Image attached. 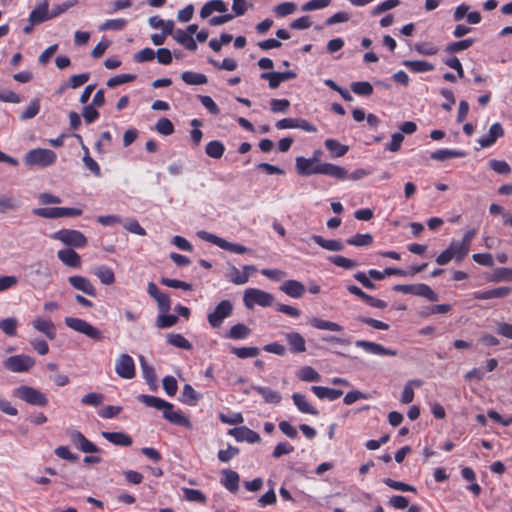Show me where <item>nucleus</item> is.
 Listing matches in <instances>:
<instances>
[{
  "mask_svg": "<svg viewBox=\"0 0 512 512\" xmlns=\"http://www.w3.org/2000/svg\"><path fill=\"white\" fill-rule=\"evenodd\" d=\"M138 400L148 407H153L157 410H161L163 412V417L167 421L175 425L183 426L188 429L192 428V423L190 419L180 410H173L174 406L172 403L167 402L164 399L156 396L144 394L139 395Z\"/></svg>",
  "mask_w": 512,
  "mask_h": 512,
  "instance_id": "f257e3e1",
  "label": "nucleus"
},
{
  "mask_svg": "<svg viewBox=\"0 0 512 512\" xmlns=\"http://www.w3.org/2000/svg\"><path fill=\"white\" fill-rule=\"evenodd\" d=\"M12 395L26 404L35 407H45L49 402L45 393L29 385H20L14 388Z\"/></svg>",
  "mask_w": 512,
  "mask_h": 512,
  "instance_id": "f03ea898",
  "label": "nucleus"
},
{
  "mask_svg": "<svg viewBox=\"0 0 512 512\" xmlns=\"http://www.w3.org/2000/svg\"><path fill=\"white\" fill-rule=\"evenodd\" d=\"M57 160V154L51 149L35 148L24 155V162L29 167L46 168Z\"/></svg>",
  "mask_w": 512,
  "mask_h": 512,
  "instance_id": "7ed1b4c3",
  "label": "nucleus"
},
{
  "mask_svg": "<svg viewBox=\"0 0 512 512\" xmlns=\"http://www.w3.org/2000/svg\"><path fill=\"white\" fill-rule=\"evenodd\" d=\"M32 213L45 219L73 218L82 215L83 209L78 207H45L35 208Z\"/></svg>",
  "mask_w": 512,
  "mask_h": 512,
  "instance_id": "20e7f679",
  "label": "nucleus"
},
{
  "mask_svg": "<svg viewBox=\"0 0 512 512\" xmlns=\"http://www.w3.org/2000/svg\"><path fill=\"white\" fill-rule=\"evenodd\" d=\"M196 235L203 241H207L212 243L219 248L229 251L234 254H245L250 252V249L244 245L238 243H231L224 238H221L213 233L207 232L205 230H200L196 233Z\"/></svg>",
  "mask_w": 512,
  "mask_h": 512,
  "instance_id": "39448f33",
  "label": "nucleus"
},
{
  "mask_svg": "<svg viewBox=\"0 0 512 512\" xmlns=\"http://www.w3.org/2000/svg\"><path fill=\"white\" fill-rule=\"evenodd\" d=\"M64 322L70 329L84 334L92 340L101 341L104 338L103 332L86 320L76 317H66Z\"/></svg>",
  "mask_w": 512,
  "mask_h": 512,
  "instance_id": "423d86ee",
  "label": "nucleus"
},
{
  "mask_svg": "<svg viewBox=\"0 0 512 512\" xmlns=\"http://www.w3.org/2000/svg\"><path fill=\"white\" fill-rule=\"evenodd\" d=\"M50 238L62 242L68 247L83 248L87 245L86 236L78 230L61 229L50 235Z\"/></svg>",
  "mask_w": 512,
  "mask_h": 512,
  "instance_id": "0eeeda50",
  "label": "nucleus"
},
{
  "mask_svg": "<svg viewBox=\"0 0 512 512\" xmlns=\"http://www.w3.org/2000/svg\"><path fill=\"white\" fill-rule=\"evenodd\" d=\"M273 301V295L261 289L248 288L244 291L243 302L247 309H253L255 305L269 307Z\"/></svg>",
  "mask_w": 512,
  "mask_h": 512,
  "instance_id": "6e6552de",
  "label": "nucleus"
},
{
  "mask_svg": "<svg viewBox=\"0 0 512 512\" xmlns=\"http://www.w3.org/2000/svg\"><path fill=\"white\" fill-rule=\"evenodd\" d=\"M35 365V359L27 354H17L3 361L5 369L13 373H26Z\"/></svg>",
  "mask_w": 512,
  "mask_h": 512,
  "instance_id": "1a4fd4ad",
  "label": "nucleus"
},
{
  "mask_svg": "<svg viewBox=\"0 0 512 512\" xmlns=\"http://www.w3.org/2000/svg\"><path fill=\"white\" fill-rule=\"evenodd\" d=\"M233 311V305L229 300H222L215 309L208 314L207 320L213 328H218Z\"/></svg>",
  "mask_w": 512,
  "mask_h": 512,
  "instance_id": "9d476101",
  "label": "nucleus"
},
{
  "mask_svg": "<svg viewBox=\"0 0 512 512\" xmlns=\"http://www.w3.org/2000/svg\"><path fill=\"white\" fill-rule=\"evenodd\" d=\"M115 372L123 379H133L136 375L133 358L126 353L120 354L115 361Z\"/></svg>",
  "mask_w": 512,
  "mask_h": 512,
  "instance_id": "9b49d317",
  "label": "nucleus"
},
{
  "mask_svg": "<svg viewBox=\"0 0 512 512\" xmlns=\"http://www.w3.org/2000/svg\"><path fill=\"white\" fill-rule=\"evenodd\" d=\"M70 441L74 446L84 453H96L99 452V448L89 441L80 431L76 429L67 430Z\"/></svg>",
  "mask_w": 512,
  "mask_h": 512,
  "instance_id": "f8f14e48",
  "label": "nucleus"
},
{
  "mask_svg": "<svg viewBox=\"0 0 512 512\" xmlns=\"http://www.w3.org/2000/svg\"><path fill=\"white\" fill-rule=\"evenodd\" d=\"M355 346L363 349L366 353L378 356H397L398 352L384 347L376 342L367 340H357Z\"/></svg>",
  "mask_w": 512,
  "mask_h": 512,
  "instance_id": "ddd939ff",
  "label": "nucleus"
},
{
  "mask_svg": "<svg viewBox=\"0 0 512 512\" xmlns=\"http://www.w3.org/2000/svg\"><path fill=\"white\" fill-rule=\"evenodd\" d=\"M228 434L233 436L237 442L258 443L261 438L259 434L248 427L240 426L230 429Z\"/></svg>",
  "mask_w": 512,
  "mask_h": 512,
  "instance_id": "4468645a",
  "label": "nucleus"
},
{
  "mask_svg": "<svg viewBox=\"0 0 512 512\" xmlns=\"http://www.w3.org/2000/svg\"><path fill=\"white\" fill-rule=\"evenodd\" d=\"M31 324L36 331L45 335L49 340H54L56 338V326L50 319L35 317Z\"/></svg>",
  "mask_w": 512,
  "mask_h": 512,
  "instance_id": "2eb2a0df",
  "label": "nucleus"
},
{
  "mask_svg": "<svg viewBox=\"0 0 512 512\" xmlns=\"http://www.w3.org/2000/svg\"><path fill=\"white\" fill-rule=\"evenodd\" d=\"M68 282L75 290L81 291L91 297L96 296V288L88 278L83 276H70Z\"/></svg>",
  "mask_w": 512,
  "mask_h": 512,
  "instance_id": "dca6fc26",
  "label": "nucleus"
},
{
  "mask_svg": "<svg viewBox=\"0 0 512 512\" xmlns=\"http://www.w3.org/2000/svg\"><path fill=\"white\" fill-rule=\"evenodd\" d=\"M284 338L292 353L298 354L306 351V341L299 332L291 331L284 333Z\"/></svg>",
  "mask_w": 512,
  "mask_h": 512,
  "instance_id": "f3484780",
  "label": "nucleus"
},
{
  "mask_svg": "<svg viewBox=\"0 0 512 512\" xmlns=\"http://www.w3.org/2000/svg\"><path fill=\"white\" fill-rule=\"evenodd\" d=\"M319 164L314 158L297 157L296 169L300 175L308 176L312 174H319Z\"/></svg>",
  "mask_w": 512,
  "mask_h": 512,
  "instance_id": "a211bd4d",
  "label": "nucleus"
},
{
  "mask_svg": "<svg viewBox=\"0 0 512 512\" xmlns=\"http://www.w3.org/2000/svg\"><path fill=\"white\" fill-rule=\"evenodd\" d=\"M48 8L49 4L47 0L37 3L29 15L30 23H32V25H36L51 19L52 17H50Z\"/></svg>",
  "mask_w": 512,
  "mask_h": 512,
  "instance_id": "6ab92c4d",
  "label": "nucleus"
},
{
  "mask_svg": "<svg viewBox=\"0 0 512 512\" xmlns=\"http://www.w3.org/2000/svg\"><path fill=\"white\" fill-rule=\"evenodd\" d=\"M57 257L64 265L71 268H79L82 264L81 256L70 248L59 250Z\"/></svg>",
  "mask_w": 512,
  "mask_h": 512,
  "instance_id": "aec40b11",
  "label": "nucleus"
},
{
  "mask_svg": "<svg viewBox=\"0 0 512 512\" xmlns=\"http://www.w3.org/2000/svg\"><path fill=\"white\" fill-rule=\"evenodd\" d=\"M504 135V130L500 123L491 125L488 134L479 138L478 143L482 148L491 147L498 138Z\"/></svg>",
  "mask_w": 512,
  "mask_h": 512,
  "instance_id": "412c9836",
  "label": "nucleus"
},
{
  "mask_svg": "<svg viewBox=\"0 0 512 512\" xmlns=\"http://www.w3.org/2000/svg\"><path fill=\"white\" fill-rule=\"evenodd\" d=\"M319 174L328 175L339 180L348 178V172L345 168L331 163L319 164Z\"/></svg>",
  "mask_w": 512,
  "mask_h": 512,
  "instance_id": "4be33fe9",
  "label": "nucleus"
},
{
  "mask_svg": "<svg viewBox=\"0 0 512 512\" xmlns=\"http://www.w3.org/2000/svg\"><path fill=\"white\" fill-rule=\"evenodd\" d=\"M510 292H511L510 287H498V288L490 289L487 291H477V292H474L472 295H473V298L478 299V300H488V299H493V298H504V297L508 296L510 294Z\"/></svg>",
  "mask_w": 512,
  "mask_h": 512,
  "instance_id": "5701e85b",
  "label": "nucleus"
},
{
  "mask_svg": "<svg viewBox=\"0 0 512 512\" xmlns=\"http://www.w3.org/2000/svg\"><path fill=\"white\" fill-rule=\"evenodd\" d=\"M292 400L297 409L304 414L318 415V410L310 404L307 397L301 393L292 394Z\"/></svg>",
  "mask_w": 512,
  "mask_h": 512,
  "instance_id": "b1692460",
  "label": "nucleus"
},
{
  "mask_svg": "<svg viewBox=\"0 0 512 512\" xmlns=\"http://www.w3.org/2000/svg\"><path fill=\"white\" fill-rule=\"evenodd\" d=\"M280 290L292 298H300L305 292V286L297 280L285 281Z\"/></svg>",
  "mask_w": 512,
  "mask_h": 512,
  "instance_id": "393cba45",
  "label": "nucleus"
},
{
  "mask_svg": "<svg viewBox=\"0 0 512 512\" xmlns=\"http://www.w3.org/2000/svg\"><path fill=\"white\" fill-rule=\"evenodd\" d=\"M101 435L103 438H105L110 443L122 446V447H128L132 444V438L123 433V432H101Z\"/></svg>",
  "mask_w": 512,
  "mask_h": 512,
  "instance_id": "a878e982",
  "label": "nucleus"
},
{
  "mask_svg": "<svg viewBox=\"0 0 512 512\" xmlns=\"http://www.w3.org/2000/svg\"><path fill=\"white\" fill-rule=\"evenodd\" d=\"M227 11V6L222 0H210L206 2L200 10V17L208 18L214 12L224 13Z\"/></svg>",
  "mask_w": 512,
  "mask_h": 512,
  "instance_id": "bb28decb",
  "label": "nucleus"
},
{
  "mask_svg": "<svg viewBox=\"0 0 512 512\" xmlns=\"http://www.w3.org/2000/svg\"><path fill=\"white\" fill-rule=\"evenodd\" d=\"M223 478L221 484L230 492L234 493L239 487V474L233 470L224 469L222 470Z\"/></svg>",
  "mask_w": 512,
  "mask_h": 512,
  "instance_id": "cd10ccee",
  "label": "nucleus"
},
{
  "mask_svg": "<svg viewBox=\"0 0 512 512\" xmlns=\"http://www.w3.org/2000/svg\"><path fill=\"white\" fill-rule=\"evenodd\" d=\"M308 323L312 327L319 329V330H327V331H331V332L343 331V327L341 325H339L338 323L324 320V319H321L318 317H310L308 319Z\"/></svg>",
  "mask_w": 512,
  "mask_h": 512,
  "instance_id": "c85d7f7f",
  "label": "nucleus"
},
{
  "mask_svg": "<svg viewBox=\"0 0 512 512\" xmlns=\"http://www.w3.org/2000/svg\"><path fill=\"white\" fill-rule=\"evenodd\" d=\"M311 240L315 242L317 245H319L321 248L328 251L338 252L344 249V245L340 240H327L320 235H312Z\"/></svg>",
  "mask_w": 512,
  "mask_h": 512,
  "instance_id": "c756f323",
  "label": "nucleus"
},
{
  "mask_svg": "<svg viewBox=\"0 0 512 512\" xmlns=\"http://www.w3.org/2000/svg\"><path fill=\"white\" fill-rule=\"evenodd\" d=\"M311 390L319 399H328L330 401H334L343 395L342 390L323 386H312Z\"/></svg>",
  "mask_w": 512,
  "mask_h": 512,
  "instance_id": "7c9ffc66",
  "label": "nucleus"
},
{
  "mask_svg": "<svg viewBox=\"0 0 512 512\" xmlns=\"http://www.w3.org/2000/svg\"><path fill=\"white\" fill-rule=\"evenodd\" d=\"M253 390L260 394L266 403L279 404L282 400L281 394L271 388L254 386Z\"/></svg>",
  "mask_w": 512,
  "mask_h": 512,
  "instance_id": "2f4dec72",
  "label": "nucleus"
},
{
  "mask_svg": "<svg viewBox=\"0 0 512 512\" xmlns=\"http://www.w3.org/2000/svg\"><path fill=\"white\" fill-rule=\"evenodd\" d=\"M466 153L461 150H453V149H438L431 153L430 157L433 160L437 161H446L452 158H462L465 157Z\"/></svg>",
  "mask_w": 512,
  "mask_h": 512,
  "instance_id": "473e14b6",
  "label": "nucleus"
},
{
  "mask_svg": "<svg viewBox=\"0 0 512 512\" xmlns=\"http://www.w3.org/2000/svg\"><path fill=\"white\" fill-rule=\"evenodd\" d=\"M174 39L181 45H183L187 50L195 51L197 49V44L195 39L189 34V32H184L182 29H177L173 35Z\"/></svg>",
  "mask_w": 512,
  "mask_h": 512,
  "instance_id": "72a5a7b5",
  "label": "nucleus"
},
{
  "mask_svg": "<svg viewBox=\"0 0 512 512\" xmlns=\"http://www.w3.org/2000/svg\"><path fill=\"white\" fill-rule=\"evenodd\" d=\"M368 275L370 276V278L380 281V280H383L386 276H392V275L405 277V276H408V272L405 270H402V269H398V268H386L383 271H378L376 269H370L368 271Z\"/></svg>",
  "mask_w": 512,
  "mask_h": 512,
  "instance_id": "f704fd0d",
  "label": "nucleus"
},
{
  "mask_svg": "<svg viewBox=\"0 0 512 512\" xmlns=\"http://www.w3.org/2000/svg\"><path fill=\"white\" fill-rule=\"evenodd\" d=\"M201 397L202 395L196 392L195 389L190 384H186L183 387L180 401L183 402L184 404L193 406L201 399Z\"/></svg>",
  "mask_w": 512,
  "mask_h": 512,
  "instance_id": "c9c22d12",
  "label": "nucleus"
},
{
  "mask_svg": "<svg viewBox=\"0 0 512 512\" xmlns=\"http://www.w3.org/2000/svg\"><path fill=\"white\" fill-rule=\"evenodd\" d=\"M94 274L98 277L101 283L105 285H111L115 282V275L113 270L106 265L97 266L94 269Z\"/></svg>",
  "mask_w": 512,
  "mask_h": 512,
  "instance_id": "e433bc0d",
  "label": "nucleus"
},
{
  "mask_svg": "<svg viewBox=\"0 0 512 512\" xmlns=\"http://www.w3.org/2000/svg\"><path fill=\"white\" fill-rule=\"evenodd\" d=\"M166 341L169 345L184 350H191L193 347L192 344L183 335L179 333L167 334Z\"/></svg>",
  "mask_w": 512,
  "mask_h": 512,
  "instance_id": "4c0bfd02",
  "label": "nucleus"
},
{
  "mask_svg": "<svg viewBox=\"0 0 512 512\" xmlns=\"http://www.w3.org/2000/svg\"><path fill=\"white\" fill-rule=\"evenodd\" d=\"M403 65L415 73H424L434 70V65L423 60H405Z\"/></svg>",
  "mask_w": 512,
  "mask_h": 512,
  "instance_id": "58836bf2",
  "label": "nucleus"
},
{
  "mask_svg": "<svg viewBox=\"0 0 512 512\" xmlns=\"http://www.w3.org/2000/svg\"><path fill=\"white\" fill-rule=\"evenodd\" d=\"M422 385V381L418 379L408 381L403 389L400 401L403 404H409L414 399V387H420Z\"/></svg>",
  "mask_w": 512,
  "mask_h": 512,
  "instance_id": "ea45409f",
  "label": "nucleus"
},
{
  "mask_svg": "<svg viewBox=\"0 0 512 512\" xmlns=\"http://www.w3.org/2000/svg\"><path fill=\"white\" fill-rule=\"evenodd\" d=\"M181 79L188 85H203L208 82L206 75L193 71L183 72Z\"/></svg>",
  "mask_w": 512,
  "mask_h": 512,
  "instance_id": "a19ab883",
  "label": "nucleus"
},
{
  "mask_svg": "<svg viewBox=\"0 0 512 512\" xmlns=\"http://www.w3.org/2000/svg\"><path fill=\"white\" fill-rule=\"evenodd\" d=\"M297 377L303 382H318L321 380V375L311 366L300 368Z\"/></svg>",
  "mask_w": 512,
  "mask_h": 512,
  "instance_id": "79ce46f5",
  "label": "nucleus"
},
{
  "mask_svg": "<svg viewBox=\"0 0 512 512\" xmlns=\"http://www.w3.org/2000/svg\"><path fill=\"white\" fill-rule=\"evenodd\" d=\"M325 147L328 151H330L334 157H342L348 151V146L342 145L339 141L335 139H327L325 141Z\"/></svg>",
  "mask_w": 512,
  "mask_h": 512,
  "instance_id": "37998d69",
  "label": "nucleus"
},
{
  "mask_svg": "<svg viewBox=\"0 0 512 512\" xmlns=\"http://www.w3.org/2000/svg\"><path fill=\"white\" fill-rule=\"evenodd\" d=\"M448 247L457 262H461L469 253V249L460 241H452Z\"/></svg>",
  "mask_w": 512,
  "mask_h": 512,
  "instance_id": "c03bdc74",
  "label": "nucleus"
},
{
  "mask_svg": "<svg viewBox=\"0 0 512 512\" xmlns=\"http://www.w3.org/2000/svg\"><path fill=\"white\" fill-rule=\"evenodd\" d=\"M228 280L236 285H243L248 282L249 274L243 273L237 267L232 266L228 273Z\"/></svg>",
  "mask_w": 512,
  "mask_h": 512,
  "instance_id": "a18cd8bd",
  "label": "nucleus"
},
{
  "mask_svg": "<svg viewBox=\"0 0 512 512\" xmlns=\"http://www.w3.org/2000/svg\"><path fill=\"white\" fill-rule=\"evenodd\" d=\"M205 151L208 156L219 159L223 156L225 147L220 141L214 140L206 145Z\"/></svg>",
  "mask_w": 512,
  "mask_h": 512,
  "instance_id": "49530a36",
  "label": "nucleus"
},
{
  "mask_svg": "<svg viewBox=\"0 0 512 512\" xmlns=\"http://www.w3.org/2000/svg\"><path fill=\"white\" fill-rule=\"evenodd\" d=\"M178 321V317L168 312H160L156 320V326L158 328H169L174 326Z\"/></svg>",
  "mask_w": 512,
  "mask_h": 512,
  "instance_id": "de8ad7c7",
  "label": "nucleus"
},
{
  "mask_svg": "<svg viewBox=\"0 0 512 512\" xmlns=\"http://www.w3.org/2000/svg\"><path fill=\"white\" fill-rule=\"evenodd\" d=\"M373 242V237L369 233L365 234H356L349 239H347V243L356 247H364L369 246Z\"/></svg>",
  "mask_w": 512,
  "mask_h": 512,
  "instance_id": "09e8293b",
  "label": "nucleus"
},
{
  "mask_svg": "<svg viewBox=\"0 0 512 512\" xmlns=\"http://www.w3.org/2000/svg\"><path fill=\"white\" fill-rule=\"evenodd\" d=\"M127 25V20L123 18H117V19H109L103 22L99 29L101 31L106 30H114V31H121L123 30Z\"/></svg>",
  "mask_w": 512,
  "mask_h": 512,
  "instance_id": "8fccbe9b",
  "label": "nucleus"
},
{
  "mask_svg": "<svg viewBox=\"0 0 512 512\" xmlns=\"http://www.w3.org/2000/svg\"><path fill=\"white\" fill-rule=\"evenodd\" d=\"M139 361L144 379L149 385L154 384L156 380L154 368L146 362L143 356H139Z\"/></svg>",
  "mask_w": 512,
  "mask_h": 512,
  "instance_id": "3c124183",
  "label": "nucleus"
},
{
  "mask_svg": "<svg viewBox=\"0 0 512 512\" xmlns=\"http://www.w3.org/2000/svg\"><path fill=\"white\" fill-rule=\"evenodd\" d=\"M250 334V329L244 324H236L232 326L227 334L231 339H245Z\"/></svg>",
  "mask_w": 512,
  "mask_h": 512,
  "instance_id": "603ef678",
  "label": "nucleus"
},
{
  "mask_svg": "<svg viewBox=\"0 0 512 512\" xmlns=\"http://www.w3.org/2000/svg\"><path fill=\"white\" fill-rule=\"evenodd\" d=\"M17 327L18 321L13 317L0 320V329L8 336H15Z\"/></svg>",
  "mask_w": 512,
  "mask_h": 512,
  "instance_id": "864d4df0",
  "label": "nucleus"
},
{
  "mask_svg": "<svg viewBox=\"0 0 512 512\" xmlns=\"http://www.w3.org/2000/svg\"><path fill=\"white\" fill-rule=\"evenodd\" d=\"M351 90L360 96H370L373 93L372 85L367 81L354 82L351 84Z\"/></svg>",
  "mask_w": 512,
  "mask_h": 512,
  "instance_id": "5fc2aeb1",
  "label": "nucleus"
},
{
  "mask_svg": "<svg viewBox=\"0 0 512 512\" xmlns=\"http://www.w3.org/2000/svg\"><path fill=\"white\" fill-rule=\"evenodd\" d=\"M474 43L473 39H464L457 42H452L446 46V52L457 53L470 48Z\"/></svg>",
  "mask_w": 512,
  "mask_h": 512,
  "instance_id": "6e6d98bb",
  "label": "nucleus"
},
{
  "mask_svg": "<svg viewBox=\"0 0 512 512\" xmlns=\"http://www.w3.org/2000/svg\"><path fill=\"white\" fill-rule=\"evenodd\" d=\"M231 352L238 358L246 359L256 357L259 354V349L257 347H233Z\"/></svg>",
  "mask_w": 512,
  "mask_h": 512,
  "instance_id": "4d7b16f0",
  "label": "nucleus"
},
{
  "mask_svg": "<svg viewBox=\"0 0 512 512\" xmlns=\"http://www.w3.org/2000/svg\"><path fill=\"white\" fill-rule=\"evenodd\" d=\"M383 482L390 488L394 489V490H397V491H402V492H413L415 493L416 492V488L412 485H409L407 483H404V482H400V481H396V480H393L391 478H385L383 480Z\"/></svg>",
  "mask_w": 512,
  "mask_h": 512,
  "instance_id": "13d9d810",
  "label": "nucleus"
},
{
  "mask_svg": "<svg viewBox=\"0 0 512 512\" xmlns=\"http://www.w3.org/2000/svg\"><path fill=\"white\" fill-rule=\"evenodd\" d=\"M84 157H83V163L85 167L90 170L96 177L101 176V169L98 163L90 156L89 150L84 147Z\"/></svg>",
  "mask_w": 512,
  "mask_h": 512,
  "instance_id": "bf43d9fd",
  "label": "nucleus"
},
{
  "mask_svg": "<svg viewBox=\"0 0 512 512\" xmlns=\"http://www.w3.org/2000/svg\"><path fill=\"white\" fill-rule=\"evenodd\" d=\"M40 111V101L38 99L32 100L26 109L20 115L21 120H28L34 118Z\"/></svg>",
  "mask_w": 512,
  "mask_h": 512,
  "instance_id": "052dcab7",
  "label": "nucleus"
},
{
  "mask_svg": "<svg viewBox=\"0 0 512 512\" xmlns=\"http://www.w3.org/2000/svg\"><path fill=\"white\" fill-rule=\"evenodd\" d=\"M103 401L104 395L96 392L88 393L81 398V403L83 405H89L93 407L100 406L103 403Z\"/></svg>",
  "mask_w": 512,
  "mask_h": 512,
  "instance_id": "680f3d73",
  "label": "nucleus"
},
{
  "mask_svg": "<svg viewBox=\"0 0 512 512\" xmlns=\"http://www.w3.org/2000/svg\"><path fill=\"white\" fill-rule=\"evenodd\" d=\"M296 11V5L293 2H283L274 7L277 17H285Z\"/></svg>",
  "mask_w": 512,
  "mask_h": 512,
  "instance_id": "e2e57ef3",
  "label": "nucleus"
},
{
  "mask_svg": "<svg viewBox=\"0 0 512 512\" xmlns=\"http://www.w3.org/2000/svg\"><path fill=\"white\" fill-rule=\"evenodd\" d=\"M155 129L159 134L168 136L174 132V125L169 119L161 118L156 123Z\"/></svg>",
  "mask_w": 512,
  "mask_h": 512,
  "instance_id": "0e129e2a",
  "label": "nucleus"
},
{
  "mask_svg": "<svg viewBox=\"0 0 512 512\" xmlns=\"http://www.w3.org/2000/svg\"><path fill=\"white\" fill-rule=\"evenodd\" d=\"M183 493L187 501L199 503H204L206 501L205 495L200 490L184 488Z\"/></svg>",
  "mask_w": 512,
  "mask_h": 512,
  "instance_id": "69168bd1",
  "label": "nucleus"
},
{
  "mask_svg": "<svg viewBox=\"0 0 512 512\" xmlns=\"http://www.w3.org/2000/svg\"><path fill=\"white\" fill-rule=\"evenodd\" d=\"M239 449L235 446H232V445H228V447L226 449H221L218 451V459L223 462V463H227L229 462L232 458H234L235 456H237L239 454Z\"/></svg>",
  "mask_w": 512,
  "mask_h": 512,
  "instance_id": "338daca9",
  "label": "nucleus"
},
{
  "mask_svg": "<svg viewBox=\"0 0 512 512\" xmlns=\"http://www.w3.org/2000/svg\"><path fill=\"white\" fill-rule=\"evenodd\" d=\"M491 281L500 282V281H512V269L510 268H497L494 271L493 277Z\"/></svg>",
  "mask_w": 512,
  "mask_h": 512,
  "instance_id": "774afa93",
  "label": "nucleus"
}]
</instances>
